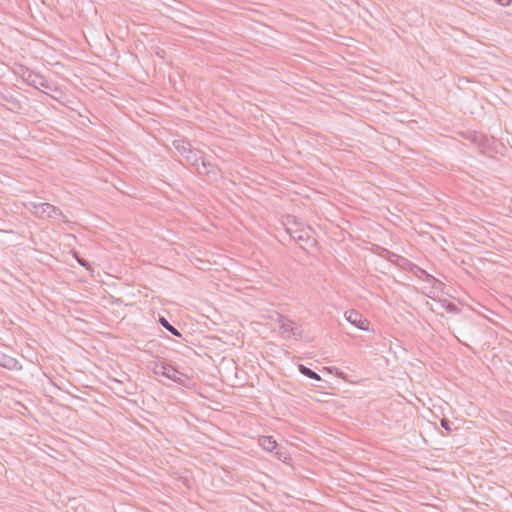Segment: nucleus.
<instances>
[{
    "instance_id": "nucleus-1",
    "label": "nucleus",
    "mask_w": 512,
    "mask_h": 512,
    "mask_svg": "<svg viewBox=\"0 0 512 512\" xmlns=\"http://www.w3.org/2000/svg\"><path fill=\"white\" fill-rule=\"evenodd\" d=\"M173 146L188 165L192 166L197 173H201L200 160L204 154L202 151L193 148L189 141L183 139L174 140Z\"/></svg>"
},
{
    "instance_id": "nucleus-2",
    "label": "nucleus",
    "mask_w": 512,
    "mask_h": 512,
    "mask_svg": "<svg viewBox=\"0 0 512 512\" xmlns=\"http://www.w3.org/2000/svg\"><path fill=\"white\" fill-rule=\"evenodd\" d=\"M28 206L36 216L41 218L48 217L57 219L63 216L62 211L50 203L29 202Z\"/></svg>"
},
{
    "instance_id": "nucleus-3",
    "label": "nucleus",
    "mask_w": 512,
    "mask_h": 512,
    "mask_svg": "<svg viewBox=\"0 0 512 512\" xmlns=\"http://www.w3.org/2000/svg\"><path fill=\"white\" fill-rule=\"evenodd\" d=\"M154 372L155 374L162 375L178 384H183L187 379V376L184 373L178 371L174 366L167 363L156 364Z\"/></svg>"
},
{
    "instance_id": "nucleus-4",
    "label": "nucleus",
    "mask_w": 512,
    "mask_h": 512,
    "mask_svg": "<svg viewBox=\"0 0 512 512\" xmlns=\"http://www.w3.org/2000/svg\"><path fill=\"white\" fill-rule=\"evenodd\" d=\"M345 318L356 328L363 331L369 330V321L360 312L356 310H348L345 312Z\"/></svg>"
},
{
    "instance_id": "nucleus-5",
    "label": "nucleus",
    "mask_w": 512,
    "mask_h": 512,
    "mask_svg": "<svg viewBox=\"0 0 512 512\" xmlns=\"http://www.w3.org/2000/svg\"><path fill=\"white\" fill-rule=\"evenodd\" d=\"M466 139L477 145L482 150L489 148L492 141V139L488 138L486 135L476 131L467 132Z\"/></svg>"
},
{
    "instance_id": "nucleus-6",
    "label": "nucleus",
    "mask_w": 512,
    "mask_h": 512,
    "mask_svg": "<svg viewBox=\"0 0 512 512\" xmlns=\"http://www.w3.org/2000/svg\"><path fill=\"white\" fill-rule=\"evenodd\" d=\"M381 256L384 257L389 262L395 264L396 266L406 270L408 268V265H410V260L406 257H403L399 254H396L394 252H391L387 249H383V252L381 253Z\"/></svg>"
},
{
    "instance_id": "nucleus-7",
    "label": "nucleus",
    "mask_w": 512,
    "mask_h": 512,
    "mask_svg": "<svg viewBox=\"0 0 512 512\" xmlns=\"http://www.w3.org/2000/svg\"><path fill=\"white\" fill-rule=\"evenodd\" d=\"M287 232L291 236L293 240L298 243L307 242L310 240V235L304 229H292L291 227H287Z\"/></svg>"
},
{
    "instance_id": "nucleus-8",
    "label": "nucleus",
    "mask_w": 512,
    "mask_h": 512,
    "mask_svg": "<svg viewBox=\"0 0 512 512\" xmlns=\"http://www.w3.org/2000/svg\"><path fill=\"white\" fill-rule=\"evenodd\" d=\"M18 360L14 357L6 355L4 353H0V366L4 367L8 370H16L18 369Z\"/></svg>"
},
{
    "instance_id": "nucleus-9",
    "label": "nucleus",
    "mask_w": 512,
    "mask_h": 512,
    "mask_svg": "<svg viewBox=\"0 0 512 512\" xmlns=\"http://www.w3.org/2000/svg\"><path fill=\"white\" fill-rule=\"evenodd\" d=\"M200 169L201 173H198L199 175L207 176L208 178H210L211 174L214 177L216 176L214 165L209 161H206L203 156L202 159L200 160Z\"/></svg>"
},
{
    "instance_id": "nucleus-10",
    "label": "nucleus",
    "mask_w": 512,
    "mask_h": 512,
    "mask_svg": "<svg viewBox=\"0 0 512 512\" xmlns=\"http://www.w3.org/2000/svg\"><path fill=\"white\" fill-rule=\"evenodd\" d=\"M294 322L285 318L280 321L279 328L282 331L283 334L287 333V338H290L291 336H295L296 333L294 332Z\"/></svg>"
},
{
    "instance_id": "nucleus-11",
    "label": "nucleus",
    "mask_w": 512,
    "mask_h": 512,
    "mask_svg": "<svg viewBox=\"0 0 512 512\" xmlns=\"http://www.w3.org/2000/svg\"><path fill=\"white\" fill-rule=\"evenodd\" d=\"M298 370H299V372L302 375H304V376H306V377H308L310 379H313V380H316V381H321L322 380L321 376L318 373H316L311 368H309V367H307V366H305L303 364H299L298 365Z\"/></svg>"
},
{
    "instance_id": "nucleus-12",
    "label": "nucleus",
    "mask_w": 512,
    "mask_h": 512,
    "mask_svg": "<svg viewBox=\"0 0 512 512\" xmlns=\"http://www.w3.org/2000/svg\"><path fill=\"white\" fill-rule=\"evenodd\" d=\"M406 270L410 271L417 277H421L422 275H425L428 280H435V278L432 275L428 274L424 269H422L421 267L412 263L411 261H410V265H408V268Z\"/></svg>"
},
{
    "instance_id": "nucleus-13",
    "label": "nucleus",
    "mask_w": 512,
    "mask_h": 512,
    "mask_svg": "<svg viewBox=\"0 0 512 512\" xmlns=\"http://www.w3.org/2000/svg\"><path fill=\"white\" fill-rule=\"evenodd\" d=\"M159 323L161 324L162 327H164L167 331H169L174 336L182 337V334L180 333V331L178 329H176L172 324H170L169 321L165 317L160 316Z\"/></svg>"
},
{
    "instance_id": "nucleus-14",
    "label": "nucleus",
    "mask_w": 512,
    "mask_h": 512,
    "mask_svg": "<svg viewBox=\"0 0 512 512\" xmlns=\"http://www.w3.org/2000/svg\"><path fill=\"white\" fill-rule=\"evenodd\" d=\"M261 445L267 451H273L277 447V442L271 436L264 437Z\"/></svg>"
},
{
    "instance_id": "nucleus-15",
    "label": "nucleus",
    "mask_w": 512,
    "mask_h": 512,
    "mask_svg": "<svg viewBox=\"0 0 512 512\" xmlns=\"http://www.w3.org/2000/svg\"><path fill=\"white\" fill-rule=\"evenodd\" d=\"M41 75L39 74H32V73H28L27 77L25 78V81L30 85V86H33L35 88H38V84L40 83L41 81Z\"/></svg>"
},
{
    "instance_id": "nucleus-16",
    "label": "nucleus",
    "mask_w": 512,
    "mask_h": 512,
    "mask_svg": "<svg viewBox=\"0 0 512 512\" xmlns=\"http://www.w3.org/2000/svg\"><path fill=\"white\" fill-rule=\"evenodd\" d=\"M445 309L449 313H457L459 311V308L452 302H447L444 305Z\"/></svg>"
},
{
    "instance_id": "nucleus-17",
    "label": "nucleus",
    "mask_w": 512,
    "mask_h": 512,
    "mask_svg": "<svg viewBox=\"0 0 512 512\" xmlns=\"http://www.w3.org/2000/svg\"><path fill=\"white\" fill-rule=\"evenodd\" d=\"M441 427L445 429L446 431L450 432L452 430L451 428V421L447 418H442L440 421Z\"/></svg>"
},
{
    "instance_id": "nucleus-18",
    "label": "nucleus",
    "mask_w": 512,
    "mask_h": 512,
    "mask_svg": "<svg viewBox=\"0 0 512 512\" xmlns=\"http://www.w3.org/2000/svg\"><path fill=\"white\" fill-rule=\"evenodd\" d=\"M40 87H43V88H46V89H47V88H50V87H49V84H48V82H47V80H45V78H44V77H41V81H40V83L38 84V88H37V89H40Z\"/></svg>"
},
{
    "instance_id": "nucleus-19",
    "label": "nucleus",
    "mask_w": 512,
    "mask_h": 512,
    "mask_svg": "<svg viewBox=\"0 0 512 512\" xmlns=\"http://www.w3.org/2000/svg\"><path fill=\"white\" fill-rule=\"evenodd\" d=\"M291 223L297 224L296 223V218L294 216L288 215L286 217V225H290Z\"/></svg>"
},
{
    "instance_id": "nucleus-20",
    "label": "nucleus",
    "mask_w": 512,
    "mask_h": 512,
    "mask_svg": "<svg viewBox=\"0 0 512 512\" xmlns=\"http://www.w3.org/2000/svg\"><path fill=\"white\" fill-rule=\"evenodd\" d=\"M495 1L502 6H509L512 3V0H495Z\"/></svg>"
},
{
    "instance_id": "nucleus-21",
    "label": "nucleus",
    "mask_w": 512,
    "mask_h": 512,
    "mask_svg": "<svg viewBox=\"0 0 512 512\" xmlns=\"http://www.w3.org/2000/svg\"><path fill=\"white\" fill-rule=\"evenodd\" d=\"M77 261L81 266H84V267L88 264V262L82 258H77Z\"/></svg>"
},
{
    "instance_id": "nucleus-22",
    "label": "nucleus",
    "mask_w": 512,
    "mask_h": 512,
    "mask_svg": "<svg viewBox=\"0 0 512 512\" xmlns=\"http://www.w3.org/2000/svg\"><path fill=\"white\" fill-rule=\"evenodd\" d=\"M337 376L344 379V373L343 372L337 373Z\"/></svg>"
},
{
    "instance_id": "nucleus-23",
    "label": "nucleus",
    "mask_w": 512,
    "mask_h": 512,
    "mask_svg": "<svg viewBox=\"0 0 512 512\" xmlns=\"http://www.w3.org/2000/svg\"><path fill=\"white\" fill-rule=\"evenodd\" d=\"M8 102H12V101H15V99L13 97H11L10 99H6Z\"/></svg>"
}]
</instances>
